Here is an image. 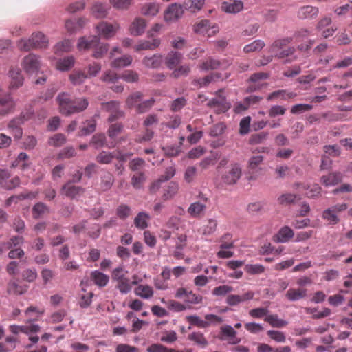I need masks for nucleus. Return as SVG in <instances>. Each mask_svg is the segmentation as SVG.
I'll use <instances>...</instances> for the list:
<instances>
[{
  "instance_id": "nucleus-20",
  "label": "nucleus",
  "mask_w": 352,
  "mask_h": 352,
  "mask_svg": "<svg viewBox=\"0 0 352 352\" xmlns=\"http://www.w3.org/2000/svg\"><path fill=\"white\" fill-rule=\"evenodd\" d=\"M294 188L299 190L300 192H303L306 191L305 194L308 197H316L320 195L322 191V188L317 184H313L310 187H307L306 185L303 184H295L294 186Z\"/></svg>"
},
{
  "instance_id": "nucleus-63",
  "label": "nucleus",
  "mask_w": 352,
  "mask_h": 352,
  "mask_svg": "<svg viewBox=\"0 0 352 352\" xmlns=\"http://www.w3.org/2000/svg\"><path fill=\"white\" fill-rule=\"evenodd\" d=\"M92 14L96 18H104L107 14V6L102 3H96L92 8Z\"/></svg>"
},
{
  "instance_id": "nucleus-30",
  "label": "nucleus",
  "mask_w": 352,
  "mask_h": 352,
  "mask_svg": "<svg viewBox=\"0 0 352 352\" xmlns=\"http://www.w3.org/2000/svg\"><path fill=\"white\" fill-rule=\"evenodd\" d=\"M296 96H297L296 93L281 89L273 91L271 94H270L267 98V100L268 101H271L276 98H280L283 100H287L291 98H294Z\"/></svg>"
},
{
  "instance_id": "nucleus-31",
  "label": "nucleus",
  "mask_w": 352,
  "mask_h": 352,
  "mask_svg": "<svg viewBox=\"0 0 352 352\" xmlns=\"http://www.w3.org/2000/svg\"><path fill=\"white\" fill-rule=\"evenodd\" d=\"M294 235L293 230L288 226L283 227L274 236V241L280 243H286Z\"/></svg>"
},
{
  "instance_id": "nucleus-40",
  "label": "nucleus",
  "mask_w": 352,
  "mask_h": 352,
  "mask_svg": "<svg viewBox=\"0 0 352 352\" xmlns=\"http://www.w3.org/2000/svg\"><path fill=\"white\" fill-rule=\"evenodd\" d=\"M146 28V21L143 19H136L131 25L130 31L133 35L138 36L142 34Z\"/></svg>"
},
{
  "instance_id": "nucleus-39",
  "label": "nucleus",
  "mask_w": 352,
  "mask_h": 352,
  "mask_svg": "<svg viewBox=\"0 0 352 352\" xmlns=\"http://www.w3.org/2000/svg\"><path fill=\"white\" fill-rule=\"evenodd\" d=\"M7 291L10 294L19 295L24 294L27 291V287L19 285L16 280L12 279L8 284Z\"/></svg>"
},
{
  "instance_id": "nucleus-14",
  "label": "nucleus",
  "mask_w": 352,
  "mask_h": 352,
  "mask_svg": "<svg viewBox=\"0 0 352 352\" xmlns=\"http://www.w3.org/2000/svg\"><path fill=\"white\" fill-rule=\"evenodd\" d=\"M85 191L84 188L74 185L72 182H67L60 189L61 194L72 199H77L84 194Z\"/></svg>"
},
{
  "instance_id": "nucleus-33",
  "label": "nucleus",
  "mask_w": 352,
  "mask_h": 352,
  "mask_svg": "<svg viewBox=\"0 0 352 352\" xmlns=\"http://www.w3.org/2000/svg\"><path fill=\"white\" fill-rule=\"evenodd\" d=\"M221 78V74L219 73H212L209 75L206 76L204 78L195 79L192 84L198 88L202 87L208 86L210 82L215 80V79H218Z\"/></svg>"
},
{
  "instance_id": "nucleus-57",
  "label": "nucleus",
  "mask_w": 352,
  "mask_h": 352,
  "mask_svg": "<svg viewBox=\"0 0 352 352\" xmlns=\"http://www.w3.org/2000/svg\"><path fill=\"white\" fill-rule=\"evenodd\" d=\"M114 154L113 152L102 151L96 156V161L101 164H109L113 160Z\"/></svg>"
},
{
  "instance_id": "nucleus-11",
  "label": "nucleus",
  "mask_w": 352,
  "mask_h": 352,
  "mask_svg": "<svg viewBox=\"0 0 352 352\" xmlns=\"http://www.w3.org/2000/svg\"><path fill=\"white\" fill-rule=\"evenodd\" d=\"M96 28L98 35L104 38H109L116 34L120 25L116 22L110 23L107 21H102L96 25Z\"/></svg>"
},
{
  "instance_id": "nucleus-24",
  "label": "nucleus",
  "mask_w": 352,
  "mask_h": 352,
  "mask_svg": "<svg viewBox=\"0 0 352 352\" xmlns=\"http://www.w3.org/2000/svg\"><path fill=\"white\" fill-rule=\"evenodd\" d=\"M221 10L227 13L236 14L243 8V3L241 1H225L221 4Z\"/></svg>"
},
{
  "instance_id": "nucleus-41",
  "label": "nucleus",
  "mask_w": 352,
  "mask_h": 352,
  "mask_svg": "<svg viewBox=\"0 0 352 352\" xmlns=\"http://www.w3.org/2000/svg\"><path fill=\"white\" fill-rule=\"evenodd\" d=\"M87 78L88 75L85 72L79 69L74 70L69 76V80L74 85H79L83 83Z\"/></svg>"
},
{
  "instance_id": "nucleus-19",
  "label": "nucleus",
  "mask_w": 352,
  "mask_h": 352,
  "mask_svg": "<svg viewBox=\"0 0 352 352\" xmlns=\"http://www.w3.org/2000/svg\"><path fill=\"white\" fill-rule=\"evenodd\" d=\"M343 175L340 172H332L323 175L320 178V182L326 187L333 186L338 184L342 181Z\"/></svg>"
},
{
  "instance_id": "nucleus-4",
  "label": "nucleus",
  "mask_w": 352,
  "mask_h": 352,
  "mask_svg": "<svg viewBox=\"0 0 352 352\" xmlns=\"http://www.w3.org/2000/svg\"><path fill=\"white\" fill-rule=\"evenodd\" d=\"M242 176V166L239 163H231L221 174V182L226 186L236 184Z\"/></svg>"
},
{
  "instance_id": "nucleus-59",
  "label": "nucleus",
  "mask_w": 352,
  "mask_h": 352,
  "mask_svg": "<svg viewBox=\"0 0 352 352\" xmlns=\"http://www.w3.org/2000/svg\"><path fill=\"white\" fill-rule=\"evenodd\" d=\"M142 94L138 91L131 94L126 100V104L129 108H133L138 106V103L142 100Z\"/></svg>"
},
{
  "instance_id": "nucleus-9",
  "label": "nucleus",
  "mask_w": 352,
  "mask_h": 352,
  "mask_svg": "<svg viewBox=\"0 0 352 352\" xmlns=\"http://www.w3.org/2000/svg\"><path fill=\"white\" fill-rule=\"evenodd\" d=\"M222 89H219L216 92L217 98L210 100L208 106L213 108L217 113H222L226 112L230 108V104L226 101L224 96L221 95Z\"/></svg>"
},
{
  "instance_id": "nucleus-48",
  "label": "nucleus",
  "mask_w": 352,
  "mask_h": 352,
  "mask_svg": "<svg viewBox=\"0 0 352 352\" xmlns=\"http://www.w3.org/2000/svg\"><path fill=\"white\" fill-rule=\"evenodd\" d=\"M205 0H185L184 7L191 12H195L201 9Z\"/></svg>"
},
{
  "instance_id": "nucleus-42",
  "label": "nucleus",
  "mask_w": 352,
  "mask_h": 352,
  "mask_svg": "<svg viewBox=\"0 0 352 352\" xmlns=\"http://www.w3.org/2000/svg\"><path fill=\"white\" fill-rule=\"evenodd\" d=\"M149 219L150 217L146 212H139L134 219V225L137 228L144 230L148 227Z\"/></svg>"
},
{
  "instance_id": "nucleus-8",
  "label": "nucleus",
  "mask_w": 352,
  "mask_h": 352,
  "mask_svg": "<svg viewBox=\"0 0 352 352\" xmlns=\"http://www.w3.org/2000/svg\"><path fill=\"white\" fill-rule=\"evenodd\" d=\"M56 100L60 113L65 116H70L72 114V111L74 109H73L74 102L68 93L62 92L59 94ZM75 109L76 110L77 109ZM78 109H79V108ZM80 109H82V108L80 107Z\"/></svg>"
},
{
  "instance_id": "nucleus-49",
  "label": "nucleus",
  "mask_w": 352,
  "mask_h": 352,
  "mask_svg": "<svg viewBox=\"0 0 352 352\" xmlns=\"http://www.w3.org/2000/svg\"><path fill=\"white\" fill-rule=\"evenodd\" d=\"M160 10V6L156 3H146L141 10L142 14L145 16H155Z\"/></svg>"
},
{
  "instance_id": "nucleus-64",
  "label": "nucleus",
  "mask_w": 352,
  "mask_h": 352,
  "mask_svg": "<svg viewBox=\"0 0 352 352\" xmlns=\"http://www.w3.org/2000/svg\"><path fill=\"white\" fill-rule=\"evenodd\" d=\"M66 142L65 136L62 133H57L49 139L48 143L50 145L60 147L63 145Z\"/></svg>"
},
{
  "instance_id": "nucleus-47",
  "label": "nucleus",
  "mask_w": 352,
  "mask_h": 352,
  "mask_svg": "<svg viewBox=\"0 0 352 352\" xmlns=\"http://www.w3.org/2000/svg\"><path fill=\"white\" fill-rule=\"evenodd\" d=\"M264 320L272 327L276 328H281L287 324V322L286 320L278 318V316L276 314L267 315Z\"/></svg>"
},
{
  "instance_id": "nucleus-43",
  "label": "nucleus",
  "mask_w": 352,
  "mask_h": 352,
  "mask_svg": "<svg viewBox=\"0 0 352 352\" xmlns=\"http://www.w3.org/2000/svg\"><path fill=\"white\" fill-rule=\"evenodd\" d=\"M96 127V121L94 119L86 120L82 123L79 131L80 136L89 135L94 133Z\"/></svg>"
},
{
  "instance_id": "nucleus-45",
  "label": "nucleus",
  "mask_w": 352,
  "mask_h": 352,
  "mask_svg": "<svg viewBox=\"0 0 352 352\" xmlns=\"http://www.w3.org/2000/svg\"><path fill=\"white\" fill-rule=\"evenodd\" d=\"M224 62H221L218 60L209 58L206 60L204 61L200 65V69L203 71L213 70L221 67Z\"/></svg>"
},
{
  "instance_id": "nucleus-17",
  "label": "nucleus",
  "mask_w": 352,
  "mask_h": 352,
  "mask_svg": "<svg viewBox=\"0 0 352 352\" xmlns=\"http://www.w3.org/2000/svg\"><path fill=\"white\" fill-rule=\"evenodd\" d=\"M175 297L184 298L186 302L192 304H198L202 300L201 296L197 295L192 291H189L186 288H179L175 294Z\"/></svg>"
},
{
  "instance_id": "nucleus-58",
  "label": "nucleus",
  "mask_w": 352,
  "mask_h": 352,
  "mask_svg": "<svg viewBox=\"0 0 352 352\" xmlns=\"http://www.w3.org/2000/svg\"><path fill=\"white\" fill-rule=\"evenodd\" d=\"M221 249H232L234 246V241L232 239V235L230 233L224 234L220 239Z\"/></svg>"
},
{
  "instance_id": "nucleus-7",
  "label": "nucleus",
  "mask_w": 352,
  "mask_h": 352,
  "mask_svg": "<svg viewBox=\"0 0 352 352\" xmlns=\"http://www.w3.org/2000/svg\"><path fill=\"white\" fill-rule=\"evenodd\" d=\"M199 200L190 205L188 208V214L193 218H199L202 217L207 208V203L209 199L204 194L199 195Z\"/></svg>"
},
{
  "instance_id": "nucleus-2",
  "label": "nucleus",
  "mask_w": 352,
  "mask_h": 352,
  "mask_svg": "<svg viewBox=\"0 0 352 352\" xmlns=\"http://www.w3.org/2000/svg\"><path fill=\"white\" fill-rule=\"evenodd\" d=\"M292 41V38L288 37L276 39L269 47V52L273 54L274 56L278 59L289 58L296 51L294 47L289 46Z\"/></svg>"
},
{
  "instance_id": "nucleus-18",
  "label": "nucleus",
  "mask_w": 352,
  "mask_h": 352,
  "mask_svg": "<svg viewBox=\"0 0 352 352\" xmlns=\"http://www.w3.org/2000/svg\"><path fill=\"white\" fill-rule=\"evenodd\" d=\"M254 294L252 291H249L243 295L229 294L226 297V302L230 306H236L246 300H252Z\"/></svg>"
},
{
  "instance_id": "nucleus-54",
  "label": "nucleus",
  "mask_w": 352,
  "mask_h": 352,
  "mask_svg": "<svg viewBox=\"0 0 352 352\" xmlns=\"http://www.w3.org/2000/svg\"><path fill=\"white\" fill-rule=\"evenodd\" d=\"M217 221L214 219H209L207 221V223L201 228V233L204 235L209 236L212 234L217 230Z\"/></svg>"
},
{
  "instance_id": "nucleus-1",
  "label": "nucleus",
  "mask_w": 352,
  "mask_h": 352,
  "mask_svg": "<svg viewBox=\"0 0 352 352\" xmlns=\"http://www.w3.org/2000/svg\"><path fill=\"white\" fill-rule=\"evenodd\" d=\"M79 50L94 49L92 56L95 58H101L109 50V44L100 42L98 36H91L88 38L82 36L79 38L77 44Z\"/></svg>"
},
{
  "instance_id": "nucleus-22",
  "label": "nucleus",
  "mask_w": 352,
  "mask_h": 352,
  "mask_svg": "<svg viewBox=\"0 0 352 352\" xmlns=\"http://www.w3.org/2000/svg\"><path fill=\"white\" fill-rule=\"evenodd\" d=\"M161 41L159 38H154L151 41L141 40L134 45L133 48L136 52L142 50H153L160 46Z\"/></svg>"
},
{
  "instance_id": "nucleus-6",
  "label": "nucleus",
  "mask_w": 352,
  "mask_h": 352,
  "mask_svg": "<svg viewBox=\"0 0 352 352\" xmlns=\"http://www.w3.org/2000/svg\"><path fill=\"white\" fill-rule=\"evenodd\" d=\"M348 208L346 204H338L325 209L322 214V218L330 225H336L340 222L338 213L345 211Z\"/></svg>"
},
{
  "instance_id": "nucleus-16",
  "label": "nucleus",
  "mask_w": 352,
  "mask_h": 352,
  "mask_svg": "<svg viewBox=\"0 0 352 352\" xmlns=\"http://www.w3.org/2000/svg\"><path fill=\"white\" fill-rule=\"evenodd\" d=\"M184 14V9L182 5L174 3L170 5L164 11V19L166 21L170 22L176 21Z\"/></svg>"
},
{
  "instance_id": "nucleus-12",
  "label": "nucleus",
  "mask_w": 352,
  "mask_h": 352,
  "mask_svg": "<svg viewBox=\"0 0 352 352\" xmlns=\"http://www.w3.org/2000/svg\"><path fill=\"white\" fill-rule=\"evenodd\" d=\"M236 331L232 326L226 324L221 327L219 338L226 341L228 344H236L241 342V339L236 336Z\"/></svg>"
},
{
  "instance_id": "nucleus-52",
  "label": "nucleus",
  "mask_w": 352,
  "mask_h": 352,
  "mask_svg": "<svg viewBox=\"0 0 352 352\" xmlns=\"http://www.w3.org/2000/svg\"><path fill=\"white\" fill-rule=\"evenodd\" d=\"M50 212L49 208L43 202L36 204L32 208V216L34 219H38L45 213Z\"/></svg>"
},
{
  "instance_id": "nucleus-10",
  "label": "nucleus",
  "mask_w": 352,
  "mask_h": 352,
  "mask_svg": "<svg viewBox=\"0 0 352 352\" xmlns=\"http://www.w3.org/2000/svg\"><path fill=\"white\" fill-rule=\"evenodd\" d=\"M102 109L110 113L108 118L109 122H113L124 116V111L120 109V103L117 101H111L102 103Z\"/></svg>"
},
{
  "instance_id": "nucleus-5",
  "label": "nucleus",
  "mask_w": 352,
  "mask_h": 352,
  "mask_svg": "<svg viewBox=\"0 0 352 352\" xmlns=\"http://www.w3.org/2000/svg\"><path fill=\"white\" fill-rule=\"evenodd\" d=\"M48 40L41 32H36L32 35L28 41L21 39L18 43V47L21 50L29 51L32 48H45L47 46Z\"/></svg>"
},
{
  "instance_id": "nucleus-62",
  "label": "nucleus",
  "mask_w": 352,
  "mask_h": 352,
  "mask_svg": "<svg viewBox=\"0 0 352 352\" xmlns=\"http://www.w3.org/2000/svg\"><path fill=\"white\" fill-rule=\"evenodd\" d=\"M116 214L120 219H126L131 214V209L126 204H120L116 209Z\"/></svg>"
},
{
  "instance_id": "nucleus-34",
  "label": "nucleus",
  "mask_w": 352,
  "mask_h": 352,
  "mask_svg": "<svg viewBox=\"0 0 352 352\" xmlns=\"http://www.w3.org/2000/svg\"><path fill=\"white\" fill-rule=\"evenodd\" d=\"M162 60V56L160 54H155L151 56H145L142 60V63L146 67L157 68L161 65Z\"/></svg>"
},
{
  "instance_id": "nucleus-21",
  "label": "nucleus",
  "mask_w": 352,
  "mask_h": 352,
  "mask_svg": "<svg viewBox=\"0 0 352 352\" xmlns=\"http://www.w3.org/2000/svg\"><path fill=\"white\" fill-rule=\"evenodd\" d=\"M23 124V120L21 118H14L8 124V129L10 133L14 136L16 140H19L22 138L23 130L21 125Z\"/></svg>"
},
{
  "instance_id": "nucleus-36",
  "label": "nucleus",
  "mask_w": 352,
  "mask_h": 352,
  "mask_svg": "<svg viewBox=\"0 0 352 352\" xmlns=\"http://www.w3.org/2000/svg\"><path fill=\"white\" fill-rule=\"evenodd\" d=\"M75 63V58L72 56H67L57 60L56 67L57 69L65 72L70 69Z\"/></svg>"
},
{
  "instance_id": "nucleus-3",
  "label": "nucleus",
  "mask_w": 352,
  "mask_h": 352,
  "mask_svg": "<svg viewBox=\"0 0 352 352\" xmlns=\"http://www.w3.org/2000/svg\"><path fill=\"white\" fill-rule=\"evenodd\" d=\"M127 275L128 271L123 266L115 268L111 274L112 280L116 282V288L124 294L131 290V283Z\"/></svg>"
},
{
  "instance_id": "nucleus-23",
  "label": "nucleus",
  "mask_w": 352,
  "mask_h": 352,
  "mask_svg": "<svg viewBox=\"0 0 352 352\" xmlns=\"http://www.w3.org/2000/svg\"><path fill=\"white\" fill-rule=\"evenodd\" d=\"M285 296L289 301H298L307 296V289L301 287H291L286 292Z\"/></svg>"
},
{
  "instance_id": "nucleus-38",
  "label": "nucleus",
  "mask_w": 352,
  "mask_h": 352,
  "mask_svg": "<svg viewBox=\"0 0 352 352\" xmlns=\"http://www.w3.org/2000/svg\"><path fill=\"white\" fill-rule=\"evenodd\" d=\"M188 339L195 344L199 345L201 348H205L208 346V342L205 338L204 335L200 331H195L188 336Z\"/></svg>"
},
{
  "instance_id": "nucleus-37",
  "label": "nucleus",
  "mask_w": 352,
  "mask_h": 352,
  "mask_svg": "<svg viewBox=\"0 0 352 352\" xmlns=\"http://www.w3.org/2000/svg\"><path fill=\"white\" fill-rule=\"evenodd\" d=\"M135 295L142 298L149 299L153 296V288L148 285H139L134 289Z\"/></svg>"
},
{
  "instance_id": "nucleus-56",
  "label": "nucleus",
  "mask_w": 352,
  "mask_h": 352,
  "mask_svg": "<svg viewBox=\"0 0 352 352\" xmlns=\"http://www.w3.org/2000/svg\"><path fill=\"white\" fill-rule=\"evenodd\" d=\"M74 106H73V109H78V108H82V109H74L72 111V114L74 113H80V112H82L83 111H85L88 105H89V102H88V100L86 98H76L74 100Z\"/></svg>"
},
{
  "instance_id": "nucleus-25",
  "label": "nucleus",
  "mask_w": 352,
  "mask_h": 352,
  "mask_svg": "<svg viewBox=\"0 0 352 352\" xmlns=\"http://www.w3.org/2000/svg\"><path fill=\"white\" fill-rule=\"evenodd\" d=\"M318 8L312 6H304L299 8L298 16L301 19H313L318 16Z\"/></svg>"
},
{
  "instance_id": "nucleus-60",
  "label": "nucleus",
  "mask_w": 352,
  "mask_h": 352,
  "mask_svg": "<svg viewBox=\"0 0 352 352\" xmlns=\"http://www.w3.org/2000/svg\"><path fill=\"white\" fill-rule=\"evenodd\" d=\"M190 72V67L188 65H183L177 68H174L171 76L173 78H178L181 76H186Z\"/></svg>"
},
{
  "instance_id": "nucleus-61",
  "label": "nucleus",
  "mask_w": 352,
  "mask_h": 352,
  "mask_svg": "<svg viewBox=\"0 0 352 352\" xmlns=\"http://www.w3.org/2000/svg\"><path fill=\"white\" fill-rule=\"evenodd\" d=\"M268 135L267 132L252 134L249 139V144L252 145L261 144L267 140Z\"/></svg>"
},
{
  "instance_id": "nucleus-28",
  "label": "nucleus",
  "mask_w": 352,
  "mask_h": 352,
  "mask_svg": "<svg viewBox=\"0 0 352 352\" xmlns=\"http://www.w3.org/2000/svg\"><path fill=\"white\" fill-rule=\"evenodd\" d=\"M264 157L262 155H253L248 161L247 169L249 173L254 174L261 170L259 166L263 164Z\"/></svg>"
},
{
  "instance_id": "nucleus-55",
  "label": "nucleus",
  "mask_w": 352,
  "mask_h": 352,
  "mask_svg": "<svg viewBox=\"0 0 352 352\" xmlns=\"http://www.w3.org/2000/svg\"><path fill=\"white\" fill-rule=\"evenodd\" d=\"M186 318L191 325L199 328H206L210 325L208 321L204 320L200 317L195 315L188 316Z\"/></svg>"
},
{
  "instance_id": "nucleus-50",
  "label": "nucleus",
  "mask_w": 352,
  "mask_h": 352,
  "mask_svg": "<svg viewBox=\"0 0 352 352\" xmlns=\"http://www.w3.org/2000/svg\"><path fill=\"white\" fill-rule=\"evenodd\" d=\"M265 45V43L261 39H257L253 41L252 43L248 44L244 46L243 52L245 53H250L254 52H258L261 50Z\"/></svg>"
},
{
  "instance_id": "nucleus-51",
  "label": "nucleus",
  "mask_w": 352,
  "mask_h": 352,
  "mask_svg": "<svg viewBox=\"0 0 352 352\" xmlns=\"http://www.w3.org/2000/svg\"><path fill=\"white\" fill-rule=\"evenodd\" d=\"M210 28V23L208 20L203 19L194 25V31L198 34H208V36H210L209 33V30Z\"/></svg>"
},
{
  "instance_id": "nucleus-44",
  "label": "nucleus",
  "mask_w": 352,
  "mask_h": 352,
  "mask_svg": "<svg viewBox=\"0 0 352 352\" xmlns=\"http://www.w3.org/2000/svg\"><path fill=\"white\" fill-rule=\"evenodd\" d=\"M133 58L131 55L125 54L120 58L114 59L111 63V66L114 68H121L130 65Z\"/></svg>"
},
{
  "instance_id": "nucleus-53",
  "label": "nucleus",
  "mask_w": 352,
  "mask_h": 352,
  "mask_svg": "<svg viewBox=\"0 0 352 352\" xmlns=\"http://www.w3.org/2000/svg\"><path fill=\"white\" fill-rule=\"evenodd\" d=\"M178 190L179 184L174 182H170L165 189V192L162 196L163 199L164 200L172 199L177 193Z\"/></svg>"
},
{
  "instance_id": "nucleus-26",
  "label": "nucleus",
  "mask_w": 352,
  "mask_h": 352,
  "mask_svg": "<svg viewBox=\"0 0 352 352\" xmlns=\"http://www.w3.org/2000/svg\"><path fill=\"white\" fill-rule=\"evenodd\" d=\"M182 54L178 52L171 51L165 58V63L167 67L170 69L175 68L181 62Z\"/></svg>"
},
{
  "instance_id": "nucleus-27",
  "label": "nucleus",
  "mask_w": 352,
  "mask_h": 352,
  "mask_svg": "<svg viewBox=\"0 0 352 352\" xmlns=\"http://www.w3.org/2000/svg\"><path fill=\"white\" fill-rule=\"evenodd\" d=\"M114 182V177L110 172L104 173L100 177L99 190L106 192L111 189Z\"/></svg>"
},
{
  "instance_id": "nucleus-15",
  "label": "nucleus",
  "mask_w": 352,
  "mask_h": 352,
  "mask_svg": "<svg viewBox=\"0 0 352 352\" xmlns=\"http://www.w3.org/2000/svg\"><path fill=\"white\" fill-rule=\"evenodd\" d=\"M15 102L10 94L0 96V116H6L14 111Z\"/></svg>"
},
{
  "instance_id": "nucleus-46",
  "label": "nucleus",
  "mask_w": 352,
  "mask_h": 352,
  "mask_svg": "<svg viewBox=\"0 0 352 352\" xmlns=\"http://www.w3.org/2000/svg\"><path fill=\"white\" fill-rule=\"evenodd\" d=\"M91 278L99 287H104L109 282V276L98 271L91 272Z\"/></svg>"
},
{
  "instance_id": "nucleus-35",
  "label": "nucleus",
  "mask_w": 352,
  "mask_h": 352,
  "mask_svg": "<svg viewBox=\"0 0 352 352\" xmlns=\"http://www.w3.org/2000/svg\"><path fill=\"white\" fill-rule=\"evenodd\" d=\"M147 352H192L190 349L184 350H177L173 348H168L161 344H152L146 349Z\"/></svg>"
},
{
  "instance_id": "nucleus-13",
  "label": "nucleus",
  "mask_w": 352,
  "mask_h": 352,
  "mask_svg": "<svg viewBox=\"0 0 352 352\" xmlns=\"http://www.w3.org/2000/svg\"><path fill=\"white\" fill-rule=\"evenodd\" d=\"M22 67L24 71L28 74H34L37 72L41 67L39 57L34 54H29L23 58Z\"/></svg>"
},
{
  "instance_id": "nucleus-32",
  "label": "nucleus",
  "mask_w": 352,
  "mask_h": 352,
  "mask_svg": "<svg viewBox=\"0 0 352 352\" xmlns=\"http://www.w3.org/2000/svg\"><path fill=\"white\" fill-rule=\"evenodd\" d=\"M11 78L10 87L11 89H17L23 83V77L19 69H11L10 70Z\"/></svg>"
},
{
  "instance_id": "nucleus-29",
  "label": "nucleus",
  "mask_w": 352,
  "mask_h": 352,
  "mask_svg": "<svg viewBox=\"0 0 352 352\" xmlns=\"http://www.w3.org/2000/svg\"><path fill=\"white\" fill-rule=\"evenodd\" d=\"M30 166L29 156L23 152L20 153L11 164L12 168H19L22 170L29 168Z\"/></svg>"
}]
</instances>
